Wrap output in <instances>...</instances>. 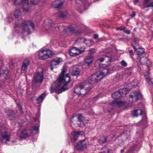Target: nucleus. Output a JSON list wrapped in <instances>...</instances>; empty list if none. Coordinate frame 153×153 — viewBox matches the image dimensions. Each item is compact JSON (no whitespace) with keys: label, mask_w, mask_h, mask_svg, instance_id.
Masks as SVG:
<instances>
[{"label":"nucleus","mask_w":153,"mask_h":153,"mask_svg":"<svg viewBox=\"0 0 153 153\" xmlns=\"http://www.w3.org/2000/svg\"><path fill=\"white\" fill-rule=\"evenodd\" d=\"M66 71L65 68H63L61 74L58 77V82L64 83L60 89L58 88V94L61 93L72 86V84H70L69 82L70 78L69 74H65Z\"/></svg>","instance_id":"obj_1"},{"label":"nucleus","mask_w":153,"mask_h":153,"mask_svg":"<svg viewBox=\"0 0 153 153\" xmlns=\"http://www.w3.org/2000/svg\"><path fill=\"white\" fill-rule=\"evenodd\" d=\"M21 22H20L19 25V22L16 23L14 25L15 28H19L22 30V34H28L30 33V27L32 28L34 27V24L33 23L30 21H25L24 20H22V19Z\"/></svg>","instance_id":"obj_2"},{"label":"nucleus","mask_w":153,"mask_h":153,"mask_svg":"<svg viewBox=\"0 0 153 153\" xmlns=\"http://www.w3.org/2000/svg\"><path fill=\"white\" fill-rule=\"evenodd\" d=\"M109 71V69H105L103 71L104 72L100 71L99 73H96L92 74L88 78V82L91 84H94L97 83L107 74H109L108 73Z\"/></svg>","instance_id":"obj_3"},{"label":"nucleus","mask_w":153,"mask_h":153,"mask_svg":"<svg viewBox=\"0 0 153 153\" xmlns=\"http://www.w3.org/2000/svg\"><path fill=\"white\" fill-rule=\"evenodd\" d=\"M54 53L49 49H41L38 53V58L41 60H44L51 57L54 55Z\"/></svg>","instance_id":"obj_4"},{"label":"nucleus","mask_w":153,"mask_h":153,"mask_svg":"<svg viewBox=\"0 0 153 153\" xmlns=\"http://www.w3.org/2000/svg\"><path fill=\"white\" fill-rule=\"evenodd\" d=\"M76 9L80 13L82 12L80 10H85V7L88 5L87 0H76Z\"/></svg>","instance_id":"obj_5"},{"label":"nucleus","mask_w":153,"mask_h":153,"mask_svg":"<svg viewBox=\"0 0 153 153\" xmlns=\"http://www.w3.org/2000/svg\"><path fill=\"white\" fill-rule=\"evenodd\" d=\"M130 135V134L129 132H124L118 136L116 140H119L118 143L120 145H123L124 141L129 139Z\"/></svg>","instance_id":"obj_6"},{"label":"nucleus","mask_w":153,"mask_h":153,"mask_svg":"<svg viewBox=\"0 0 153 153\" xmlns=\"http://www.w3.org/2000/svg\"><path fill=\"white\" fill-rule=\"evenodd\" d=\"M40 71H37L34 74L33 79V82H38L42 83L44 79L43 75V71L41 69Z\"/></svg>","instance_id":"obj_7"},{"label":"nucleus","mask_w":153,"mask_h":153,"mask_svg":"<svg viewBox=\"0 0 153 153\" xmlns=\"http://www.w3.org/2000/svg\"><path fill=\"white\" fill-rule=\"evenodd\" d=\"M85 51V48H82L80 49L75 47L71 48L70 49L69 53L70 56H74L79 55L83 52Z\"/></svg>","instance_id":"obj_8"},{"label":"nucleus","mask_w":153,"mask_h":153,"mask_svg":"<svg viewBox=\"0 0 153 153\" xmlns=\"http://www.w3.org/2000/svg\"><path fill=\"white\" fill-rule=\"evenodd\" d=\"M77 27L76 25L74 26H70L65 30L66 32H70L75 35H78L82 33V31L80 30H77Z\"/></svg>","instance_id":"obj_9"},{"label":"nucleus","mask_w":153,"mask_h":153,"mask_svg":"<svg viewBox=\"0 0 153 153\" xmlns=\"http://www.w3.org/2000/svg\"><path fill=\"white\" fill-rule=\"evenodd\" d=\"M142 97V95L138 92H133V94L129 96V101L131 102H134L137 101Z\"/></svg>","instance_id":"obj_10"},{"label":"nucleus","mask_w":153,"mask_h":153,"mask_svg":"<svg viewBox=\"0 0 153 153\" xmlns=\"http://www.w3.org/2000/svg\"><path fill=\"white\" fill-rule=\"evenodd\" d=\"M54 25V24L52 21L51 19L46 20L43 24V26L45 29L47 31L51 29Z\"/></svg>","instance_id":"obj_11"},{"label":"nucleus","mask_w":153,"mask_h":153,"mask_svg":"<svg viewBox=\"0 0 153 153\" xmlns=\"http://www.w3.org/2000/svg\"><path fill=\"white\" fill-rule=\"evenodd\" d=\"M86 147L87 144L84 143L83 141L82 142L81 141H80L77 144L76 146V149L78 151H83L86 149Z\"/></svg>","instance_id":"obj_12"},{"label":"nucleus","mask_w":153,"mask_h":153,"mask_svg":"<svg viewBox=\"0 0 153 153\" xmlns=\"http://www.w3.org/2000/svg\"><path fill=\"white\" fill-rule=\"evenodd\" d=\"M22 9L25 12H28L30 9V7L28 0H22Z\"/></svg>","instance_id":"obj_13"},{"label":"nucleus","mask_w":153,"mask_h":153,"mask_svg":"<svg viewBox=\"0 0 153 153\" xmlns=\"http://www.w3.org/2000/svg\"><path fill=\"white\" fill-rule=\"evenodd\" d=\"M0 140L3 143H6V141L10 140V136L6 132L2 133L1 134Z\"/></svg>","instance_id":"obj_14"},{"label":"nucleus","mask_w":153,"mask_h":153,"mask_svg":"<svg viewBox=\"0 0 153 153\" xmlns=\"http://www.w3.org/2000/svg\"><path fill=\"white\" fill-rule=\"evenodd\" d=\"M68 15V13L66 10L58 11V17L61 18H66Z\"/></svg>","instance_id":"obj_15"},{"label":"nucleus","mask_w":153,"mask_h":153,"mask_svg":"<svg viewBox=\"0 0 153 153\" xmlns=\"http://www.w3.org/2000/svg\"><path fill=\"white\" fill-rule=\"evenodd\" d=\"M143 114L142 111L141 109L134 110L132 113L133 117L137 116L138 115H141Z\"/></svg>","instance_id":"obj_16"},{"label":"nucleus","mask_w":153,"mask_h":153,"mask_svg":"<svg viewBox=\"0 0 153 153\" xmlns=\"http://www.w3.org/2000/svg\"><path fill=\"white\" fill-rule=\"evenodd\" d=\"M50 90L51 93L55 92L56 93L57 91V83L55 82L53 83L51 87Z\"/></svg>","instance_id":"obj_17"},{"label":"nucleus","mask_w":153,"mask_h":153,"mask_svg":"<svg viewBox=\"0 0 153 153\" xmlns=\"http://www.w3.org/2000/svg\"><path fill=\"white\" fill-rule=\"evenodd\" d=\"M83 134V132L81 131H78L77 132H74L71 133L73 136V138L74 140H76L79 136V135H82Z\"/></svg>","instance_id":"obj_18"},{"label":"nucleus","mask_w":153,"mask_h":153,"mask_svg":"<svg viewBox=\"0 0 153 153\" xmlns=\"http://www.w3.org/2000/svg\"><path fill=\"white\" fill-rule=\"evenodd\" d=\"M150 74L149 71H148L146 73L144 74V76L146 79L147 82L150 85H153V83L151 80V78L149 77V74Z\"/></svg>","instance_id":"obj_19"},{"label":"nucleus","mask_w":153,"mask_h":153,"mask_svg":"<svg viewBox=\"0 0 153 153\" xmlns=\"http://www.w3.org/2000/svg\"><path fill=\"white\" fill-rule=\"evenodd\" d=\"M122 94L119 92V90L113 93L111 96L114 99H118L122 97Z\"/></svg>","instance_id":"obj_20"},{"label":"nucleus","mask_w":153,"mask_h":153,"mask_svg":"<svg viewBox=\"0 0 153 153\" xmlns=\"http://www.w3.org/2000/svg\"><path fill=\"white\" fill-rule=\"evenodd\" d=\"M93 57L92 56H87L84 59L85 64L89 66L92 62Z\"/></svg>","instance_id":"obj_21"},{"label":"nucleus","mask_w":153,"mask_h":153,"mask_svg":"<svg viewBox=\"0 0 153 153\" xmlns=\"http://www.w3.org/2000/svg\"><path fill=\"white\" fill-rule=\"evenodd\" d=\"M57 59H53L51 62V68L52 70L54 68H57Z\"/></svg>","instance_id":"obj_22"},{"label":"nucleus","mask_w":153,"mask_h":153,"mask_svg":"<svg viewBox=\"0 0 153 153\" xmlns=\"http://www.w3.org/2000/svg\"><path fill=\"white\" fill-rule=\"evenodd\" d=\"M30 63L28 59H26L24 61L22 66V69L23 71H25L27 68V66Z\"/></svg>","instance_id":"obj_23"},{"label":"nucleus","mask_w":153,"mask_h":153,"mask_svg":"<svg viewBox=\"0 0 153 153\" xmlns=\"http://www.w3.org/2000/svg\"><path fill=\"white\" fill-rule=\"evenodd\" d=\"M77 118L78 120L77 122H79L80 124L79 125V123H77V125L80 126H81L82 125L84 126V124L83 122L82 121L83 117L82 115L80 114H79L78 115V117H77Z\"/></svg>","instance_id":"obj_24"},{"label":"nucleus","mask_w":153,"mask_h":153,"mask_svg":"<svg viewBox=\"0 0 153 153\" xmlns=\"http://www.w3.org/2000/svg\"><path fill=\"white\" fill-rule=\"evenodd\" d=\"M46 94L45 93H43L40 95L37 99V103L38 104H39L42 102Z\"/></svg>","instance_id":"obj_25"},{"label":"nucleus","mask_w":153,"mask_h":153,"mask_svg":"<svg viewBox=\"0 0 153 153\" xmlns=\"http://www.w3.org/2000/svg\"><path fill=\"white\" fill-rule=\"evenodd\" d=\"M28 136L27 131L26 129H25L21 132L20 137L22 139H25Z\"/></svg>","instance_id":"obj_26"},{"label":"nucleus","mask_w":153,"mask_h":153,"mask_svg":"<svg viewBox=\"0 0 153 153\" xmlns=\"http://www.w3.org/2000/svg\"><path fill=\"white\" fill-rule=\"evenodd\" d=\"M21 15V12L20 9H16L14 11V15L16 18H20Z\"/></svg>","instance_id":"obj_27"},{"label":"nucleus","mask_w":153,"mask_h":153,"mask_svg":"<svg viewBox=\"0 0 153 153\" xmlns=\"http://www.w3.org/2000/svg\"><path fill=\"white\" fill-rule=\"evenodd\" d=\"M119 92L122 94V97H123L128 93L129 90L127 88H124L120 89L119 90Z\"/></svg>","instance_id":"obj_28"},{"label":"nucleus","mask_w":153,"mask_h":153,"mask_svg":"<svg viewBox=\"0 0 153 153\" xmlns=\"http://www.w3.org/2000/svg\"><path fill=\"white\" fill-rule=\"evenodd\" d=\"M71 74L73 76H77L79 74V69L76 68L72 69L71 71H70Z\"/></svg>","instance_id":"obj_29"},{"label":"nucleus","mask_w":153,"mask_h":153,"mask_svg":"<svg viewBox=\"0 0 153 153\" xmlns=\"http://www.w3.org/2000/svg\"><path fill=\"white\" fill-rule=\"evenodd\" d=\"M114 103L118 106H122L125 105V102L121 101H114Z\"/></svg>","instance_id":"obj_30"},{"label":"nucleus","mask_w":153,"mask_h":153,"mask_svg":"<svg viewBox=\"0 0 153 153\" xmlns=\"http://www.w3.org/2000/svg\"><path fill=\"white\" fill-rule=\"evenodd\" d=\"M107 141V137L103 136L99 139V143L101 144H103L106 142Z\"/></svg>","instance_id":"obj_31"},{"label":"nucleus","mask_w":153,"mask_h":153,"mask_svg":"<svg viewBox=\"0 0 153 153\" xmlns=\"http://www.w3.org/2000/svg\"><path fill=\"white\" fill-rule=\"evenodd\" d=\"M136 52L138 55H142L144 52V50L143 48H138L136 50Z\"/></svg>","instance_id":"obj_32"},{"label":"nucleus","mask_w":153,"mask_h":153,"mask_svg":"<svg viewBox=\"0 0 153 153\" xmlns=\"http://www.w3.org/2000/svg\"><path fill=\"white\" fill-rule=\"evenodd\" d=\"M80 90L79 88L78 87V86L76 85L74 88V91L75 93L79 95L82 94L80 92Z\"/></svg>","instance_id":"obj_33"},{"label":"nucleus","mask_w":153,"mask_h":153,"mask_svg":"<svg viewBox=\"0 0 153 153\" xmlns=\"http://www.w3.org/2000/svg\"><path fill=\"white\" fill-rule=\"evenodd\" d=\"M92 41L91 40L85 39L83 42L87 46H90L91 45Z\"/></svg>","instance_id":"obj_34"},{"label":"nucleus","mask_w":153,"mask_h":153,"mask_svg":"<svg viewBox=\"0 0 153 153\" xmlns=\"http://www.w3.org/2000/svg\"><path fill=\"white\" fill-rule=\"evenodd\" d=\"M64 1L65 0H58V10L62 7Z\"/></svg>","instance_id":"obj_35"},{"label":"nucleus","mask_w":153,"mask_h":153,"mask_svg":"<svg viewBox=\"0 0 153 153\" xmlns=\"http://www.w3.org/2000/svg\"><path fill=\"white\" fill-rule=\"evenodd\" d=\"M22 4V0H15L14 5L15 6L19 5L21 4Z\"/></svg>","instance_id":"obj_36"},{"label":"nucleus","mask_w":153,"mask_h":153,"mask_svg":"<svg viewBox=\"0 0 153 153\" xmlns=\"http://www.w3.org/2000/svg\"><path fill=\"white\" fill-rule=\"evenodd\" d=\"M57 0H55L52 4V7L54 8H57Z\"/></svg>","instance_id":"obj_37"},{"label":"nucleus","mask_w":153,"mask_h":153,"mask_svg":"<svg viewBox=\"0 0 153 153\" xmlns=\"http://www.w3.org/2000/svg\"><path fill=\"white\" fill-rule=\"evenodd\" d=\"M40 0H30V2L32 4L36 5L39 2Z\"/></svg>","instance_id":"obj_38"},{"label":"nucleus","mask_w":153,"mask_h":153,"mask_svg":"<svg viewBox=\"0 0 153 153\" xmlns=\"http://www.w3.org/2000/svg\"><path fill=\"white\" fill-rule=\"evenodd\" d=\"M104 61L106 62H111V58L110 57L105 56H104Z\"/></svg>","instance_id":"obj_39"},{"label":"nucleus","mask_w":153,"mask_h":153,"mask_svg":"<svg viewBox=\"0 0 153 153\" xmlns=\"http://www.w3.org/2000/svg\"><path fill=\"white\" fill-rule=\"evenodd\" d=\"M150 7H153V1L144 6L145 8H149Z\"/></svg>","instance_id":"obj_40"},{"label":"nucleus","mask_w":153,"mask_h":153,"mask_svg":"<svg viewBox=\"0 0 153 153\" xmlns=\"http://www.w3.org/2000/svg\"><path fill=\"white\" fill-rule=\"evenodd\" d=\"M120 64L122 66L124 67H126L127 65V64L126 62L123 60H122Z\"/></svg>","instance_id":"obj_41"},{"label":"nucleus","mask_w":153,"mask_h":153,"mask_svg":"<svg viewBox=\"0 0 153 153\" xmlns=\"http://www.w3.org/2000/svg\"><path fill=\"white\" fill-rule=\"evenodd\" d=\"M39 128V125L38 124L34 126L33 127V129L34 131H36V132H38Z\"/></svg>","instance_id":"obj_42"},{"label":"nucleus","mask_w":153,"mask_h":153,"mask_svg":"<svg viewBox=\"0 0 153 153\" xmlns=\"http://www.w3.org/2000/svg\"><path fill=\"white\" fill-rule=\"evenodd\" d=\"M104 61V56H103V57L100 58V59H99L97 61L95 62V64L97 63L98 61H100L101 62H102Z\"/></svg>","instance_id":"obj_43"},{"label":"nucleus","mask_w":153,"mask_h":153,"mask_svg":"<svg viewBox=\"0 0 153 153\" xmlns=\"http://www.w3.org/2000/svg\"><path fill=\"white\" fill-rule=\"evenodd\" d=\"M125 73L128 75H130L131 74V69H127Z\"/></svg>","instance_id":"obj_44"},{"label":"nucleus","mask_w":153,"mask_h":153,"mask_svg":"<svg viewBox=\"0 0 153 153\" xmlns=\"http://www.w3.org/2000/svg\"><path fill=\"white\" fill-rule=\"evenodd\" d=\"M126 27H118L116 28V30H120V31L123 30L124 31V30L125 29Z\"/></svg>","instance_id":"obj_45"},{"label":"nucleus","mask_w":153,"mask_h":153,"mask_svg":"<svg viewBox=\"0 0 153 153\" xmlns=\"http://www.w3.org/2000/svg\"><path fill=\"white\" fill-rule=\"evenodd\" d=\"M94 48H91L89 50V51L90 52V54L91 55H92L93 54V53L94 51Z\"/></svg>","instance_id":"obj_46"},{"label":"nucleus","mask_w":153,"mask_h":153,"mask_svg":"<svg viewBox=\"0 0 153 153\" xmlns=\"http://www.w3.org/2000/svg\"><path fill=\"white\" fill-rule=\"evenodd\" d=\"M76 86H78V87L79 88L80 90L83 89L84 88V85H77Z\"/></svg>","instance_id":"obj_47"},{"label":"nucleus","mask_w":153,"mask_h":153,"mask_svg":"<svg viewBox=\"0 0 153 153\" xmlns=\"http://www.w3.org/2000/svg\"><path fill=\"white\" fill-rule=\"evenodd\" d=\"M150 0H144L143 2L145 6L147 5V3Z\"/></svg>","instance_id":"obj_48"},{"label":"nucleus","mask_w":153,"mask_h":153,"mask_svg":"<svg viewBox=\"0 0 153 153\" xmlns=\"http://www.w3.org/2000/svg\"><path fill=\"white\" fill-rule=\"evenodd\" d=\"M75 117V116H73L72 117L71 119V125H72V123H74V122L73 121V119Z\"/></svg>","instance_id":"obj_49"},{"label":"nucleus","mask_w":153,"mask_h":153,"mask_svg":"<svg viewBox=\"0 0 153 153\" xmlns=\"http://www.w3.org/2000/svg\"><path fill=\"white\" fill-rule=\"evenodd\" d=\"M13 20V18L12 17H8V22L10 23Z\"/></svg>","instance_id":"obj_50"},{"label":"nucleus","mask_w":153,"mask_h":153,"mask_svg":"<svg viewBox=\"0 0 153 153\" xmlns=\"http://www.w3.org/2000/svg\"><path fill=\"white\" fill-rule=\"evenodd\" d=\"M124 32L127 34H129L130 33V31L129 30H126L125 29Z\"/></svg>","instance_id":"obj_51"},{"label":"nucleus","mask_w":153,"mask_h":153,"mask_svg":"<svg viewBox=\"0 0 153 153\" xmlns=\"http://www.w3.org/2000/svg\"><path fill=\"white\" fill-rule=\"evenodd\" d=\"M63 60L62 58L58 57V65Z\"/></svg>","instance_id":"obj_52"},{"label":"nucleus","mask_w":153,"mask_h":153,"mask_svg":"<svg viewBox=\"0 0 153 153\" xmlns=\"http://www.w3.org/2000/svg\"><path fill=\"white\" fill-rule=\"evenodd\" d=\"M90 88H87L85 89V90H86V92H85V94H83V95H85V94H86L88 93L89 91L90 90Z\"/></svg>","instance_id":"obj_53"},{"label":"nucleus","mask_w":153,"mask_h":153,"mask_svg":"<svg viewBox=\"0 0 153 153\" xmlns=\"http://www.w3.org/2000/svg\"><path fill=\"white\" fill-rule=\"evenodd\" d=\"M137 146V145H134V146L133 147V148L132 149L131 148H130V150L131 152H133V150H134L135 149V147H136Z\"/></svg>","instance_id":"obj_54"},{"label":"nucleus","mask_w":153,"mask_h":153,"mask_svg":"<svg viewBox=\"0 0 153 153\" xmlns=\"http://www.w3.org/2000/svg\"><path fill=\"white\" fill-rule=\"evenodd\" d=\"M113 151L111 149H108L107 153H113Z\"/></svg>","instance_id":"obj_55"},{"label":"nucleus","mask_w":153,"mask_h":153,"mask_svg":"<svg viewBox=\"0 0 153 153\" xmlns=\"http://www.w3.org/2000/svg\"><path fill=\"white\" fill-rule=\"evenodd\" d=\"M135 15V13L134 12H133L131 14L130 16L132 18L133 17H134Z\"/></svg>","instance_id":"obj_56"},{"label":"nucleus","mask_w":153,"mask_h":153,"mask_svg":"<svg viewBox=\"0 0 153 153\" xmlns=\"http://www.w3.org/2000/svg\"><path fill=\"white\" fill-rule=\"evenodd\" d=\"M98 36L97 34H95L94 35V38L95 39H97V38H98Z\"/></svg>","instance_id":"obj_57"},{"label":"nucleus","mask_w":153,"mask_h":153,"mask_svg":"<svg viewBox=\"0 0 153 153\" xmlns=\"http://www.w3.org/2000/svg\"><path fill=\"white\" fill-rule=\"evenodd\" d=\"M129 53L132 55H133L134 54V52L132 50H131L129 51Z\"/></svg>","instance_id":"obj_58"},{"label":"nucleus","mask_w":153,"mask_h":153,"mask_svg":"<svg viewBox=\"0 0 153 153\" xmlns=\"http://www.w3.org/2000/svg\"><path fill=\"white\" fill-rule=\"evenodd\" d=\"M139 0H133L134 4H135L137 2H138Z\"/></svg>","instance_id":"obj_59"},{"label":"nucleus","mask_w":153,"mask_h":153,"mask_svg":"<svg viewBox=\"0 0 153 153\" xmlns=\"http://www.w3.org/2000/svg\"><path fill=\"white\" fill-rule=\"evenodd\" d=\"M19 110L21 111L22 110V107L20 105H17Z\"/></svg>","instance_id":"obj_60"},{"label":"nucleus","mask_w":153,"mask_h":153,"mask_svg":"<svg viewBox=\"0 0 153 153\" xmlns=\"http://www.w3.org/2000/svg\"><path fill=\"white\" fill-rule=\"evenodd\" d=\"M124 151V150L123 149H122L121 150L120 152L121 153H123Z\"/></svg>","instance_id":"obj_61"},{"label":"nucleus","mask_w":153,"mask_h":153,"mask_svg":"<svg viewBox=\"0 0 153 153\" xmlns=\"http://www.w3.org/2000/svg\"><path fill=\"white\" fill-rule=\"evenodd\" d=\"M133 48L134 49V51H136V50H137V49L136 48V47L134 46H133Z\"/></svg>","instance_id":"obj_62"},{"label":"nucleus","mask_w":153,"mask_h":153,"mask_svg":"<svg viewBox=\"0 0 153 153\" xmlns=\"http://www.w3.org/2000/svg\"><path fill=\"white\" fill-rule=\"evenodd\" d=\"M114 137H115V136H114H114H113V137H112V139H112V140H113V139H114Z\"/></svg>","instance_id":"obj_63"},{"label":"nucleus","mask_w":153,"mask_h":153,"mask_svg":"<svg viewBox=\"0 0 153 153\" xmlns=\"http://www.w3.org/2000/svg\"><path fill=\"white\" fill-rule=\"evenodd\" d=\"M141 58H140V62H141Z\"/></svg>","instance_id":"obj_64"}]
</instances>
